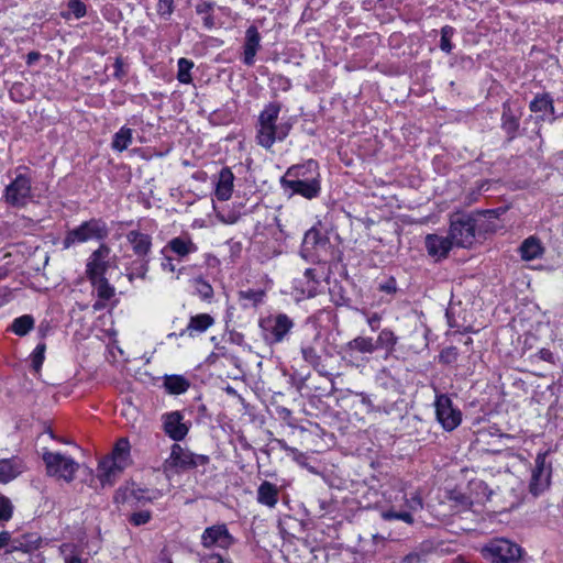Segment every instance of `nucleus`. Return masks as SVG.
Returning a JSON list of instances; mask_svg holds the SVG:
<instances>
[{"label":"nucleus","instance_id":"1","mask_svg":"<svg viewBox=\"0 0 563 563\" xmlns=\"http://www.w3.org/2000/svg\"><path fill=\"white\" fill-rule=\"evenodd\" d=\"M279 184L285 194L301 196L308 200L321 194V174L318 161L310 158L291 165L280 177Z\"/></svg>","mask_w":563,"mask_h":563},{"label":"nucleus","instance_id":"2","mask_svg":"<svg viewBox=\"0 0 563 563\" xmlns=\"http://www.w3.org/2000/svg\"><path fill=\"white\" fill-rule=\"evenodd\" d=\"M260 335L268 346L289 341L295 320L285 312L274 311L258 319Z\"/></svg>","mask_w":563,"mask_h":563},{"label":"nucleus","instance_id":"3","mask_svg":"<svg viewBox=\"0 0 563 563\" xmlns=\"http://www.w3.org/2000/svg\"><path fill=\"white\" fill-rule=\"evenodd\" d=\"M485 221L481 214L460 212L451 217L450 238L456 247L468 249L475 241L477 233L482 232Z\"/></svg>","mask_w":563,"mask_h":563},{"label":"nucleus","instance_id":"4","mask_svg":"<svg viewBox=\"0 0 563 563\" xmlns=\"http://www.w3.org/2000/svg\"><path fill=\"white\" fill-rule=\"evenodd\" d=\"M27 166L15 168V177L5 186L2 198L13 208H23L32 200V177Z\"/></svg>","mask_w":563,"mask_h":563},{"label":"nucleus","instance_id":"5","mask_svg":"<svg viewBox=\"0 0 563 563\" xmlns=\"http://www.w3.org/2000/svg\"><path fill=\"white\" fill-rule=\"evenodd\" d=\"M209 463V455L198 454L190 451L188 448L181 446L179 443H173L170 445V453L163 463V468L165 473L172 472L179 474L199 466H206Z\"/></svg>","mask_w":563,"mask_h":563},{"label":"nucleus","instance_id":"6","mask_svg":"<svg viewBox=\"0 0 563 563\" xmlns=\"http://www.w3.org/2000/svg\"><path fill=\"white\" fill-rule=\"evenodd\" d=\"M109 236V228L102 218H91L66 232L62 241L63 250L88 241H104Z\"/></svg>","mask_w":563,"mask_h":563},{"label":"nucleus","instance_id":"7","mask_svg":"<svg viewBox=\"0 0 563 563\" xmlns=\"http://www.w3.org/2000/svg\"><path fill=\"white\" fill-rule=\"evenodd\" d=\"M42 460L46 467V474L52 477L64 479L70 483L75 479V474L79 468V463L71 456L62 454L60 452H51L45 450Z\"/></svg>","mask_w":563,"mask_h":563},{"label":"nucleus","instance_id":"8","mask_svg":"<svg viewBox=\"0 0 563 563\" xmlns=\"http://www.w3.org/2000/svg\"><path fill=\"white\" fill-rule=\"evenodd\" d=\"M525 550L507 539H495L482 549L483 556L492 563H519Z\"/></svg>","mask_w":563,"mask_h":563},{"label":"nucleus","instance_id":"9","mask_svg":"<svg viewBox=\"0 0 563 563\" xmlns=\"http://www.w3.org/2000/svg\"><path fill=\"white\" fill-rule=\"evenodd\" d=\"M435 419L446 432L455 430L462 423V411L453 404L450 395L435 391Z\"/></svg>","mask_w":563,"mask_h":563},{"label":"nucleus","instance_id":"10","mask_svg":"<svg viewBox=\"0 0 563 563\" xmlns=\"http://www.w3.org/2000/svg\"><path fill=\"white\" fill-rule=\"evenodd\" d=\"M549 451L538 452L531 471L529 493L538 497L549 489L552 477V463L548 462Z\"/></svg>","mask_w":563,"mask_h":563},{"label":"nucleus","instance_id":"11","mask_svg":"<svg viewBox=\"0 0 563 563\" xmlns=\"http://www.w3.org/2000/svg\"><path fill=\"white\" fill-rule=\"evenodd\" d=\"M300 334V353L305 362L310 364L314 369L322 365L321 355L317 351L320 343V332L312 325H302L297 330Z\"/></svg>","mask_w":563,"mask_h":563},{"label":"nucleus","instance_id":"12","mask_svg":"<svg viewBox=\"0 0 563 563\" xmlns=\"http://www.w3.org/2000/svg\"><path fill=\"white\" fill-rule=\"evenodd\" d=\"M295 118L282 119L280 122L271 124V128L264 126L256 130V143L265 150H271L276 142H283L289 135L294 126Z\"/></svg>","mask_w":563,"mask_h":563},{"label":"nucleus","instance_id":"13","mask_svg":"<svg viewBox=\"0 0 563 563\" xmlns=\"http://www.w3.org/2000/svg\"><path fill=\"white\" fill-rule=\"evenodd\" d=\"M521 117V107L515 104L510 100L503 102L500 129L505 133L507 142H512L522 134L520 131Z\"/></svg>","mask_w":563,"mask_h":563},{"label":"nucleus","instance_id":"14","mask_svg":"<svg viewBox=\"0 0 563 563\" xmlns=\"http://www.w3.org/2000/svg\"><path fill=\"white\" fill-rule=\"evenodd\" d=\"M161 420L163 431L175 443L183 441L191 428V422L185 421V417L179 410L163 413Z\"/></svg>","mask_w":563,"mask_h":563},{"label":"nucleus","instance_id":"15","mask_svg":"<svg viewBox=\"0 0 563 563\" xmlns=\"http://www.w3.org/2000/svg\"><path fill=\"white\" fill-rule=\"evenodd\" d=\"M200 541L201 545L206 549L219 548L222 550L230 549L236 542L225 523L207 527L201 534Z\"/></svg>","mask_w":563,"mask_h":563},{"label":"nucleus","instance_id":"16","mask_svg":"<svg viewBox=\"0 0 563 563\" xmlns=\"http://www.w3.org/2000/svg\"><path fill=\"white\" fill-rule=\"evenodd\" d=\"M376 352V345H374V338L357 335L354 339L346 342L341 347V357L343 361L355 364L358 361V354H373Z\"/></svg>","mask_w":563,"mask_h":563},{"label":"nucleus","instance_id":"17","mask_svg":"<svg viewBox=\"0 0 563 563\" xmlns=\"http://www.w3.org/2000/svg\"><path fill=\"white\" fill-rule=\"evenodd\" d=\"M110 254V247L101 243L97 250H95L87 260L86 263V276L88 280L106 277L110 263L108 256Z\"/></svg>","mask_w":563,"mask_h":563},{"label":"nucleus","instance_id":"18","mask_svg":"<svg viewBox=\"0 0 563 563\" xmlns=\"http://www.w3.org/2000/svg\"><path fill=\"white\" fill-rule=\"evenodd\" d=\"M262 36L256 25H250L245 31L244 42L242 45V63L251 67L255 64V57L257 52L261 49Z\"/></svg>","mask_w":563,"mask_h":563},{"label":"nucleus","instance_id":"19","mask_svg":"<svg viewBox=\"0 0 563 563\" xmlns=\"http://www.w3.org/2000/svg\"><path fill=\"white\" fill-rule=\"evenodd\" d=\"M424 244L428 254L437 261L446 258L452 247L455 246L450 234L448 236L428 234Z\"/></svg>","mask_w":563,"mask_h":563},{"label":"nucleus","instance_id":"20","mask_svg":"<svg viewBox=\"0 0 563 563\" xmlns=\"http://www.w3.org/2000/svg\"><path fill=\"white\" fill-rule=\"evenodd\" d=\"M128 243L131 245L133 253L139 258H151L152 236L140 230H131L125 235Z\"/></svg>","mask_w":563,"mask_h":563},{"label":"nucleus","instance_id":"21","mask_svg":"<svg viewBox=\"0 0 563 563\" xmlns=\"http://www.w3.org/2000/svg\"><path fill=\"white\" fill-rule=\"evenodd\" d=\"M319 280L314 268H306L302 276L294 280V289L305 298H312L318 294Z\"/></svg>","mask_w":563,"mask_h":563},{"label":"nucleus","instance_id":"22","mask_svg":"<svg viewBox=\"0 0 563 563\" xmlns=\"http://www.w3.org/2000/svg\"><path fill=\"white\" fill-rule=\"evenodd\" d=\"M24 462L19 456L0 460V484H8L24 472Z\"/></svg>","mask_w":563,"mask_h":563},{"label":"nucleus","instance_id":"23","mask_svg":"<svg viewBox=\"0 0 563 563\" xmlns=\"http://www.w3.org/2000/svg\"><path fill=\"white\" fill-rule=\"evenodd\" d=\"M42 544V539L33 533H25L11 540L10 549L5 550V554L13 552H22L23 554L32 553Z\"/></svg>","mask_w":563,"mask_h":563},{"label":"nucleus","instance_id":"24","mask_svg":"<svg viewBox=\"0 0 563 563\" xmlns=\"http://www.w3.org/2000/svg\"><path fill=\"white\" fill-rule=\"evenodd\" d=\"M164 249L165 251L174 253L179 260H183L198 251V246L192 242L188 234L173 238L167 242Z\"/></svg>","mask_w":563,"mask_h":563},{"label":"nucleus","instance_id":"25","mask_svg":"<svg viewBox=\"0 0 563 563\" xmlns=\"http://www.w3.org/2000/svg\"><path fill=\"white\" fill-rule=\"evenodd\" d=\"M234 175L230 167H222L218 174L214 196L220 201H227L233 192Z\"/></svg>","mask_w":563,"mask_h":563},{"label":"nucleus","instance_id":"26","mask_svg":"<svg viewBox=\"0 0 563 563\" xmlns=\"http://www.w3.org/2000/svg\"><path fill=\"white\" fill-rule=\"evenodd\" d=\"M529 110L533 113H550L549 121L553 123L559 115L555 113L554 100L549 92L537 93L529 102Z\"/></svg>","mask_w":563,"mask_h":563},{"label":"nucleus","instance_id":"27","mask_svg":"<svg viewBox=\"0 0 563 563\" xmlns=\"http://www.w3.org/2000/svg\"><path fill=\"white\" fill-rule=\"evenodd\" d=\"M213 323L214 319L209 313L191 316L186 329L181 330L179 335L188 334L194 338L196 334L206 332Z\"/></svg>","mask_w":563,"mask_h":563},{"label":"nucleus","instance_id":"28","mask_svg":"<svg viewBox=\"0 0 563 563\" xmlns=\"http://www.w3.org/2000/svg\"><path fill=\"white\" fill-rule=\"evenodd\" d=\"M279 488L276 484L263 481L256 490V501L268 508H275L278 503Z\"/></svg>","mask_w":563,"mask_h":563},{"label":"nucleus","instance_id":"29","mask_svg":"<svg viewBox=\"0 0 563 563\" xmlns=\"http://www.w3.org/2000/svg\"><path fill=\"white\" fill-rule=\"evenodd\" d=\"M190 380L184 375L166 374L163 376V387L168 395H183L190 388Z\"/></svg>","mask_w":563,"mask_h":563},{"label":"nucleus","instance_id":"30","mask_svg":"<svg viewBox=\"0 0 563 563\" xmlns=\"http://www.w3.org/2000/svg\"><path fill=\"white\" fill-rule=\"evenodd\" d=\"M123 468L124 464H120L119 462L110 459H104L98 464V479L103 487L106 485L111 486L113 485L117 473L123 471Z\"/></svg>","mask_w":563,"mask_h":563},{"label":"nucleus","instance_id":"31","mask_svg":"<svg viewBox=\"0 0 563 563\" xmlns=\"http://www.w3.org/2000/svg\"><path fill=\"white\" fill-rule=\"evenodd\" d=\"M282 111V103L279 101H271L264 106L260 112L256 123V130L258 128H271V124L278 121L279 113Z\"/></svg>","mask_w":563,"mask_h":563},{"label":"nucleus","instance_id":"32","mask_svg":"<svg viewBox=\"0 0 563 563\" xmlns=\"http://www.w3.org/2000/svg\"><path fill=\"white\" fill-rule=\"evenodd\" d=\"M376 380L378 385L385 390L396 393L398 395H402L405 391L404 384L399 378L391 374V371L388 368L380 369L376 375Z\"/></svg>","mask_w":563,"mask_h":563},{"label":"nucleus","instance_id":"33","mask_svg":"<svg viewBox=\"0 0 563 563\" xmlns=\"http://www.w3.org/2000/svg\"><path fill=\"white\" fill-rule=\"evenodd\" d=\"M519 251L522 260L533 261L542 256L544 247L538 238L529 236L521 243Z\"/></svg>","mask_w":563,"mask_h":563},{"label":"nucleus","instance_id":"34","mask_svg":"<svg viewBox=\"0 0 563 563\" xmlns=\"http://www.w3.org/2000/svg\"><path fill=\"white\" fill-rule=\"evenodd\" d=\"M398 343V336L388 328L379 331L376 339H374V345H376V352L384 350L387 355L395 352Z\"/></svg>","mask_w":563,"mask_h":563},{"label":"nucleus","instance_id":"35","mask_svg":"<svg viewBox=\"0 0 563 563\" xmlns=\"http://www.w3.org/2000/svg\"><path fill=\"white\" fill-rule=\"evenodd\" d=\"M329 243V238L323 235L318 229H309L302 240V250L312 251L318 247H324Z\"/></svg>","mask_w":563,"mask_h":563},{"label":"nucleus","instance_id":"36","mask_svg":"<svg viewBox=\"0 0 563 563\" xmlns=\"http://www.w3.org/2000/svg\"><path fill=\"white\" fill-rule=\"evenodd\" d=\"M133 131L132 129L123 125L120 128L118 132L114 133L111 142V147L113 151L123 152L125 151L133 141Z\"/></svg>","mask_w":563,"mask_h":563},{"label":"nucleus","instance_id":"37","mask_svg":"<svg viewBox=\"0 0 563 563\" xmlns=\"http://www.w3.org/2000/svg\"><path fill=\"white\" fill-rule=\"evenodd\" d=\"M162 497V493L158 489H145L136 488L132 489L130 498L134 501L133 506L139 507L147 503H153Z\"/></svg>","mask_w":563,"mask_h":563},{"label":"nucleus","instance_id":"38","mask_svg":"<svg viewBox=\"0 0 563 563\" xmlns=\"http://www.w3.org/2000/svg\"><path fill=\"white\" fill-rule=\"evenodd\" d=\"M35 320L31 314H23L15 318L9 327L18 336H25L34 328Z\"/></svg>","mask_w":563,"mask_h":563},{"label":"nucleus","instance_id":"39","mask_svg":"<svg viewBox=\"0 0 563 563\" xmlns=\"http://www.w3.org/2000/svg\"><path fill=\"white\" fill-rule=\"evenodd\" d=\"M239 301L243 308L256 307L262 303L265 292L260 289H246L239 291Z\"/></svg>","mask_w":563,"mask_h":563},{"label":"nucleus","instance_id":"40","mask_svg":"<svg viewBox=\"0 0 563 563\" xmlns=\"http://www.w3.org/2000/svg\"><path fill=\"white\" fill-rule=\"evenodd\" d=\"M33 95V89L27 84L16 81L13 82L9 89V96L12 101L16 103H23L26 100L31 99Z\"/></svg>","mask_w":563,"mask_h":563},{"label":"nucleus","instance_id":"41","mask_svg":"<svg viewBox=\"0 0 563 563\" xmlns=\"http://www.w3.org/2000/svg\"><path fill=\"white\" fill-rule=\"evenodd\" d=\"M131 445L128 438H120L112 450V456L110 460L117 461L120 464H124L126 466V462L130 457Z\"/></svg>","mask_w":563,"mask_h":563},{"label":"nucleus","instance_id":"42","mask_svg":"<svg viewBox=\"0 0 563 563\" xmlns=\"http://www.w3.org/2000/svg\"><path fill=\"white\" fill-rule=\"evenodd\" d=\"M214 2L208 0H199L196 4L197 14L203 15V26L208 30L212 29L216 24L213 18Z\"/></svg>","mask_w":563,"mask_h":563},{"label":"nucleus","instance_id":"43","mask_svg":"<svg viewBox=\"0 0 563 563\" xmlns=\"http://www.w3.org/2000/svg\"><path fill=\"white\" fill-rule=\"evenodd\" d=\"M275 221H276V227L269 225L266 229V231H267V234H269L275 240L277 245H273L272 247H269L268 252L265 254L266 256L280 254L282 253L280 242L285 241L287 238V235L285 234V232L282 228L279 220L276 218Z\"/></svg>","mask_w":563,"mask_h":563},{"label":"nucleus","instance_id":"44","mask_svg":"<svg viewBox=\"0 0 563 563\" xmlns=\"http://www.w3.org/2000/svg\"><path fill=\"white\" fill-rule=\"evenodd\" d=\"M93 289L97 291V296L100 300L108 301L114 294L115 289L106 277L89 280Z\"/></svg>","mask_w":563,"mask_h":563},{"label":"nucleus","instance_id":"45","mask_svg":"<svg viewBox=\"0 0 563 563\" xmlns=\"http://www.w3.org/2000/svg\"><path fill=\"white\" fill-rule=\"evenodd\" d=\"M195 64L191 59L181 57L177 60V75L176 78L180 84L189 85L192 82L191 70Z\"/></svg>","mask_w":563,"mask_h":563},{"label":"nucleus","instance_id":"46","mask_svg":"<svg viewBox=\"0 0 563 563\" xmlns=\"http://www.w3.org/2000/svg\"><path fill=\"white\" fill-rule=\"evenodd\" d=\"M113 74L112 78L122 82L128 77L130 71V62L129 57L122 56L121 54L117 55L113 58Z\"/></svg>","mask_w":563,"mask_h":563},{"label":"nucleus","instance_id":"47","mask_svg":"<svg viewBox=\"0 0 563 563\" xmlns=\"http://www.w3.org/2000/svg\"><path fill=\"white\" fill-rule=\"evenodd\" d=\"M380 517L385 521L401 520L408 525H412L415 522L413 516L410 511L402 509L397 510L394 507L383 510L380 512Z\"/></svg>","mask_w":563,"mask_h":563},{"label":"nucleus","instance_id":"48","mask_svg":"<svg viewBox=\"0 0 563 563\" xmlns=\"http://www.w3.org/2000/svg\"><path fill=\"white\" fill-rule=\"evenodd\" d=\"M195 286V294L200 297L203 301H210L213 298V288L209 282L202 277L192 279Z\"/></svg>","mask_w":563,"mask_h":563},{"label":"nucleus","instance_id":"49","mask_svg":"<svg viewBox=\"0 0 563 563\" xmlns=\"http://www.w3.org/2000/svg\"><path fill=\"white\" fill-rule=\"evenodd\" d=\"M14 511V506L9 497L0 494V526H3L11 520Z\"/></svg>","mask_w":563,"mask_h":563},{"label":"nucleus","instance_id":"50","mask_svg":"<svg viewBox=\"0 0 563 563\" xmlns=\"http://www.w3.org/2000/svg\"><path fill=\"white\" fill-rule=\"evenodd\" d=\"M314 503L318 506V510L316 511L318 517H324L325 515L334 512L336 509L335 501L328 496L318 497Z\"/></svg>","mask_w":563,"mask_h":563},{"label":"nucleus","instance_id":"51","mask_svg":"<svg viewBox=\"0 0 563 563\" xmlns=\"http://www.w3.org/2000/svg\"><path fill=\"white\" fill-rule=\"evenodd\" d=\"M455 34V29L451 25H444L441 29L440 48L442 52L450 54L454 45L451 42L452 36Z\"/></svg>","mask_w":563,"mask_h":563},{"label":"nucleus","instance_id":"52","mask_svg":"<svg viewBox=\"0 0 563 563\" xmlns=\"http://www.w3.org/2000/svg\"><path fill=\"white\" fill-rule=\"evenodd\" d=\"M406 401L402 398H398L394 401H384L376 407V412H382L385 415H391L394 412L401 413L402 406H406Z\"/></svg>","mask_w":563,"mask_h":563},{"label":"nucleus","instance_id":"53","mask_svg":"<svg viewBox=\"0 0 563 563\" xmlns=\"http://www.w3.org/2000/svg\"><path fill=\"white\" fill-rule=\"evenodd\" d=\"M46 344L40 342L31 354V366L35 372H40L45 360Z\"/></svg>","mask_w":563,"mask_h":563},{"label":"nucleus","instance_id":"54","mask_svg":"<svg viewBox=\"0 0 563 563\" xmlns=\"http://www.w3.org/2000/svg\"><path fill=\"white\" fill-rule=\"evenodd\" d=\"M459 355L460 353L456 346H446L439 353L438 362L442 365H452L456 363Z\"/></svg>","mask_w":563,"mask_h":563},{"label":"nucleus","instance_id":"55","mask_svg":"<svg viewBox=\"0 0 563 563\" xmlns=\"http://www.w3.org/2000/svg\"><path fill=\"white\" fill-rule=\"evenodd\" d=\"M151 258H136L131 263L129 267L136 278L145 279L150 269Z\"/></svg>","mask_w":563,"mask_h":563},{"label":"nucleus","instance_id":"56","mask_svg":"<svg viewBox=\"0 0 563 563\" xmlns=\"http://www.w3.org/2000/svg\"><path fill=\"white\" fill-rule=\"evenodd\" d=\"M175 10V2L174 0H158L156 4V11L157 14L164 19L165 21H168L174 13Z\"/></svg>","mask_w":563,"mask_h":563},{"label":"nucleus","instance_id":"57","mask_svg":"<svg viewBox=\"0 0 563 563\" xmlns=\"http://www.w3.org/2000/svg\"><path fill=\"white\" fill-rule=\"evenodd\" d=\"M151 519H152V512L150 510H141V511L132 512L129 516L128 521L134 527H140V526H143V525H146L147 522H150Z\"/></svg>","mask_w":563,"mask_h":563},{"label":"nucleus","instance_id":"58","mask_svg":"<svg viewBox=\"0 0 563 563\" xmlns=\"http://www.w3.org/2000/svg\"><path fill=\"white\" fill-rule=\"evenodd\" d=\"M67 8L76 19H81L87 14V5L81 0H68Z\"/></svg>","mask_w":563,"mask_h":563},{"label":"nucleus","instance_id":"59","mask_svg":"<svg viewBox=\"0 0 563 563\" xmlns=\"http://www.w3.org/2000/svg\"><path fill=\"white\" fill-rule=\"evenodd\" d=\"M354 396L357 398L358 402L365 407L367 413L376 412V407L372 399V395L364 391H356Z\"/></svg>","mask_w":563,"mask_h":563},{"label":"nucleus","instance_id":"60","mask_svg":"<svg viewBox=\"0 0 563 563\" xmlns=\"http://www.w3.org/2000/svg\"><path fill=\"white\" fill-rule=\"evenodd\" d=\"M378 290L388 295H395L398 290L397 280L394 276H388L378 284Z\"/></svg>","mask_w":563,"mask_h":563},{"label":"nucleus","instance_id":"61","mask_svg":"<svg viewBox=\"0 0 563 563\" xmlns=\"http://www.w3.org/2000/svg\"><path fill=\"white\" fill-rule=\"evenodd\" d=\"M162 254V262L161 267L164 272H175L176 267L173 263V257L168 255V251H165L163 247L161 251Z\"/></svg>","mask_w":563,"mask_h":563},{"label":"nucleus","instance_id":"62","mask_svg":"<svg viewBox=\"0 0 563 563\" xmlns=\"http://www.w3.org/2000/svg\"><path fill=\"white\" fill-rule=\"evenodd\" d=\"M229 249H230V261L231 263H235V261L241 256L242 253V244L241 242L235 241H229Z\"/></svg>","mask_w":563,"mask_h":563},{"label":"nucleus","instance_id":"63","mask_svg":"<svg viewBox=\"0 0 563 563\" xmlns=\"http://www.w3.org/2000/svg\"><path fill=\"white\" fill-rule=\"evenodd\" d=\"M200 563H232L218 553L206 554L200 558Z\"/></svg>","mask_w":563,"mask_h":563},{"label":"nucleus","instance_id":"64","mask_svg":"<svg viewBox=\"0 0 563 563\" xmlns=\"http://www.w3.org/2000/svg\"><path fill=\"white\" fill-rule=\"evenodd\" d=\"M406 505L410 512L422 509V498L418 494H413L409 499H406Z\"/></svg>","mask_w":563,"mask_h":563}]
</instances>
